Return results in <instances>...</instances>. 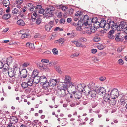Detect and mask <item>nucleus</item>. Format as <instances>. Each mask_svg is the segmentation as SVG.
<instances>
[{
    "label": "nucleus",
    "mask_w": 127,
    "mask_h": 127,
    "mask_svg": "<svg viewBox=\"0 0 127 127\" xmlns=\"http://www.w3.org/2000/svg\"><path fill=\"white\" fill-rule=\"evenodd\" d=\"M54 22V21H50L48 23V24L52 28L53 26V24Z\"/></svg>",
    "instance_id": "nucleus-55"
},
{
    "label": "nucleus",
    "mask_w": 127,
    "mask_h": 127,
    "mask_svg": "<svg viewBox=\"0 0 127 127\" xmlns=\"http://www.w3.org/2000/svg\"><path fill=\"white\" fill-rule=\"evenodd\" d=\"M10 121L11 123L13 124H15L18 121V118L17 117L15 116H12L11 117L10 119Z\"/></svg>",
    "instance_id": "nucleus-20"
},
{
    "label": "nucleus",
    "mask_w": 127,
    "mask_h": 127,
    "mask_svg": "<svg viewBox=\"0 0 127 127\" xmlns=\"http://www.w3.org/2000/svg\"><path fill=\"white\" fill-rule=\"evenodd\" d=\"M78 26H82L84 25V22L82 20V19H80V20H79L77 23Z\"/></svg>",
    "instance_id": "nucleus-41"
},
{
    "label": "nucleus",
    "mask_w": 127,
    "mask_h": 127,
    "mask_svg": "<svg viewBox=\"0 0 127 127\" xmlns=\"http://www.w3.org/2000/svg\"><path fill=\"white\" fill-rule=\"evenodd\" d=\"M97 29V28H94H94H91L90 30H91V32L92 33H94L95 32L96 30Z\"/></svg>",
    "instance_id": "nucleus-59"
},
{
    "label": "nucleus",
    "mask_w": 127,
    "mask_h": 127,
    "mask_svg": "<svg viewBox=\"0 0 127 127\" xmlns=\"http://www.w3.org/2000/svg\"><path fill=\"white\" fill-rule=\"evenodd\" d=\"M60 89L64 90L66 91H68L67 90L68 87L67 85L66 84H63L61 87V88Z\"/></svg>",
    "instance_id": "nucleus-32"
},
{
    "label": "nucleus",
    "mask_w": 127,
    "mask_h": 127,
    "mask_svg": "<svg viewBox=\"0 0 127 127\" xmlns=\"http://www.w3.org/2000/svg\"><path fill=\"white\" fill-rule=\"evenodd\" d=\"M81 26H78L76 28V30L78 31H81L83 29L81 27Z\"/></svg>",
    "instance_id": "nucleus-63"
},
{
    "label": "nucleus",
    "mask_w": 127,
    "mask_h": 127,
    "mask_svg": "<svg viewBox=\"0 0 127 127\" xmlns=\"http://www.w3.org/2000/svg\"><path fill=\"white\" fill-rule=\"evenodd\" d=\"M71 77L67 75H66L64 80V82L65 83H68L69 84L70 86H71V87L73 89H71V91L74 92V90H75L76 88V87L70 81Z\"/></svg>",
    "instance_id": "nucleus-3"
},
{
    "label": "nucleus",
    "mask_w": 127,
    "mask_h": 127,
    "mask_svg": "<svg viewBox=\"0 0 127 127\" xmlns=\"http://www.w3.org/2000/svg\"><path fill=\"white\" fill-rule=\"evenodd\" d=\"M45 28L46 31L49 32L52 28V27L48 24H47L45 26Z\"/></svg>",
    "instance_id": "nucleus-43"
},
{
    "label": "nucleus",
    "mask_w": 127,
    "mask_h": 127,
    "mask_svg": "<svg viewBox=\"0 0 127 127\" xmlns=\"http://www.w3.org/2000/svg\"><path fill=\"white\" fill-rule=\"evenodd\" d=\"M67 96L69 98H72L73 96V95L72 94H70V93H68L65 96L66 97Z\"/></svg>",
    "instance_id": "nucleus-53"
},
{
    "label": "nucleus",
    "mask_w": 127,
    "mask_h": 127,
    "mask_svg": "<svg viewBox=\"0 0 127 127\" xmlns=\"http://www.w3.org/2000/svg\"><path fill=\"white\" fill-rule=\"evenodd\" d=\"M106 22L105 20L104 19L101 20L100 22H99V27L103 28L104 27V25Z\"/></svg>",
    "instance_id": "nucleus-28"
},
{
    "label": "nucleus",
    "mask_w": 127,
    "mask_h": 127,
    "mask_svg": "<svg viewBox=\"0 0 127 127\" xmlns=\"http://www.w3.org/2000/svg\"><path fill=\"white\" fill-rule=\"evenodd\" d=\"M36 18V23L37 25H39L41 22V19L39 17H37Z\"/></svg>",
    "instance_id": "nucleus-47"
},
{
    "label": "nucleus",
    "mask_w": 127,
    "mask_h": 127,
    "mask_svg": "<svg viewBox=\"0 0 127 127\" xmlns=\"http://www.w3.org/2000/svg\"><path fill=\"white\" fill-rule=\"evenodd\" d=\"M17 23L18 25L21 26H24L25 25V23L23 20L21 19L18 20Z\"/></svg>",
    "instance_id": "nucleus-23"
},
{
    "label": "nucleus",
    "mask_w": 127,
    "mask_h": 127,
    "mask_svg": "<svg viewBox=\"0 0 127 127\" xmlns=\"http://www.w3.org/2000/svg\"><path fill=\"white\" fill-rule=\"evenodd\" d=\"M124 63L123 61L121 59H119L118 61V64L119 65H122Z\"/></svg>",
    "instance_id": "nucleus-48"
},
{
    "label": "nucleus",
    "mask_w": 127,
    "mask_h": 127,
    "mask_svg": "<svg viewBox=\"0 0 127 127\" xmlns=\"http://www.w3.org/2000/svg\"><path fill=\"white\" fill-rule=\"evenodd\" d=\"M104 26V29L106 30H108L110 28L108 22H106Z\"/></svg>",
    "instance_id": "nucleus-36"
},
{
    "label": "nucleus",
    "mask_w": 127,
    "mask_h": 127,
    "mask_svg": "<svg viewBox=\"0 0 127 127\" xmlns=\"http://www.w3.org/2000/svg\"><path fill=\"white\" fill-rule=\"evenodd\" d=\"M116 98H111L110 99L109 101H108V102L110 105H115L116 103V100H115Z\"/></svg>",
    "instance_id": "nucleus-24"
},
{
    "label": "nucleus",
    "mask_w": 127,
    "mask_h": 127,
    "mask_svg": "<svg viewBox=\"0 0 127 127\" xmlns=\"http://www.w3.org/2000/svg\"><path fill=\"white\" fill-rule=\"evenodd\" d=\"M63 122L62 123V126H65L68 123L66 121V118H63Z\"/></svg>",
    "instance_id": "nucleus-44"
},
{
    "label": "nucleus",
    "mask_w": 127,
    "mask_h": 127,
    "mask_svg": "<svg viewBox=\"0 0 127 127\" xmlns=\"http://www.w3.org/2000/svg\"><path fill=\"white\" fill-rule=\"evenodd\" d=\"M55 68L56 71L58 72L59 73H61L62 72L61 71V69L59 66H56L55 67Z\"/></svg>",
    "instance_id": "nucleus-45"
},
{
    "label": "nucleus",
    "mask_w": 127,
    "mask_h": 127,
    "mask_svg": "<svg viewBox=\"0 0 127 127\" xmlns=\"http://www.w3.org/2000/svg\"><path fill=\"white\" fill-rule=\"evenodd\" d=\"M38 74V73L35 71H33L32 73L31 77L33 78L36 77H37V75Z\"/></svg>",
    "instance_id": "nucleus-39"
},
{
    "label": "nucleus",
    "mask_w": 127,
    "mask_h": 127,
    "mask_svg": "<svg viewBox=\"0 0 127 127\" xmlns=\"http://www.w3.org/2000/svg\"><path fill=\"white\" fill-rule=\"evenodd\" d=\"M29 34L24 33L21 36V38L22 39L24 38H27L28 36H29Z\"/></svg>",
    "instance_id": "nucleus-51"
},
{
    "label": "nucleus",
    "mask_w": 127,
    "mask_h": 127,
    "mask_svg": "<svg viewBox=\"0 0 127 127\" xmlns=\"http://www.w3.org/2000/svg\"><path fill=\"white\" fill-rule=\"evenodd\" d=\"M79 55V54H73L71 55L70 57L72 58H73L78 56Z\"/></svg>",
    "instance_id": "nucleus-58"
},
{
    "label": "nucleus",
    "mask_w": 127,
    "mask_h": 127,
    "mask_svg": "<svg viewBox=\"0 0 127 127\" xmlns=\"http://www.w3.org/2000/svg\"><path fill=\"white\" fill-rule=\"evenodd\" d=\"M49 82L48 83L47 82L43 84V89L46 90L49 88V86H50L49 84Z\"/></svg>",
    "instance_id": "nucleus-33"
},
{
    "label": "nucleus",
    "mask_w": 127,
    "mask_h": 127,
    "mask_svg": "<svg viewBox=\"0 0 127 127\" xmlns=\"http://www.w3.org/2000/svg\"><path fill=\"white\" fill-rule=\"evenodd\" d=\"M61 8L63 11H66L67 9V7L65 6H63L61 7Z\"/></svg>",
    "instance_id": "nucleus-56"
},
{
    "label": "nucleus",
    "mask_w": 127,
    "mask_h": 127,
    "mask_svg": "<svg viewBox=\"0 0 127 127\" xmlns=\"http://www.w3.org/2000/svg\"><path fill=\"white\" fill-rule=\"evenodd\" d=\"M30 64V63L28 62L24 63L22 64V67H26L28 66Z\"/></svg>",
    "instance_id": "nucleus-52"
},
{
    "label": "nucleus",
    "mask_w": 127,
    "mask_h": 127,
    "mask_svg": "<svg viewBox=\"0 0 127 127\" xmlns=\"http://www.w3.org/2000/svg\"><path fill=\"white\" fill-rule=\"evenodd\" d=\"M92 60L94 62H97L99 61V59L98 58L94 56L92 57Z\"/></svg>",
    "instance_id": "nucleus-46"
},
{
    "label": "nucleus",
    "mask_w": 127,
    "mask_h": 127,
    "mask_svg": "<svg viewBox=\"0 0 127 127\" xmlns=\"http://www.w3.org/2000/svg\"><path fill=\"white\" fill-rule=\"evenodd\" d=\"M105 47V46L104 45L99 44L97 46V48L99 50H101L104 49Z\"/></svg>",
    "instance_id": "nucleus-35"
},
{
    "label": "nucleus",
    "mask_w": 127,
    "mask_h": 127,
    "mask_svg": "<svg viewBox=\"0 0 127 127\" xmlns=\"http://www.w3.org/2000/svg\"><path fill=\"white\" fill-rule=\"evenodd\" d=\"M26 46L27 47H29L31 49H32L34 47L33 44L29 42H28L26 44Z\"/></svg>",
    "instance_id": "nucleus-37"
},
{
    "label": "nucleus",
    "mask_w": 127,
    "mask_h": 127,
    "mask_svg": "<svg viewBox=\"0 0 127 127\" xmlns=\"http://www.w3.org/2000/svg\"><path fill=\"white\" fill-rule=\"evenodd\" d=\"M12 12L14 14H17L19 13V9L14 8L12 10Z\"/></svg>",
    "instance_id": "nucleus-34"
},
{
    "label": "nucleus",
    "mask_w": 127,
    "mask_h": 127,
    "mask_svg": "<svg viewBox=\"0 0 127 127\" xmlns=\"http://www.w3.org/2000/svg\"><path fill=\"white\" fill-rule=\"evenodd\" d=\"M91 52L93 54H95L97 52V50L96 49H93L91 50Z\"/></svg>",
    "instance_id": "nucleus-64"
},
{
    "label": "nucleus",
    "mask_w": 127,
    "mask_h": 127,
    "mask_svg": "<svg viewBox=\"0 0 127 127\" xmlns=\"http://www.w3.org/2000/svg\"><path fill=\"white\" fill-rule=\"evenodd\" d=\"M32 90V88H27L25 90V92L26 93H30Z\"/></svg>",
    "instance_id": "nucleus-60"
},
{
    "label": "nucleus",
    "mask_w": 127,
    "mask_h": 127,
    "mask_svg": "<svg viewBox=\"0 0 127 127\" xmlns=\"http://www.w3.org/2000/svg\"><path fill=\"white\" fill-rule=\"evenodd\" d=\"M83 12H82L81 11H78L76 12L75 15L77 17H78V18H75L74 19V20L75 21H76L78 20L79 18L82 19L83 18Z\"/></svg>",
    "instance_id": "nucleus-12"
},
{
    "label": "nucleus",
    "mask_w": 127,
    "mask_h": 127,
    "mask_svg": "<svg viewBox=\"0 0 127 127\" xmlns=\"http://www.w3.org/2000/svg\"><path fill=\"white\" fill-rule=\"evenodd\" d=\"M34 11V12H32V13L31 18L32 19V20L34 19L35 20V19L37 17V15L36 14V13L35 12L36 11L34 10L33 11Z\"/></svg>",
    "instance_id": "nucleus-27"
},
{
    "label": "nucleus",
    "mask_w": 127,
    "mask_h": 127,
    "mask_svg": "<svg viewBox=\"0 0 127 127\" xmlns=\"http://www.w3.org/2000/svg\"><path fill=\"white\" fill-rule=\"evenodd\" d=\"M97 91L96 90L93 89L90 90L88 92L89 95L92 97H95L96 96Z\"/></svg>",
    "instance_id": "nucleus-14"
},
{
    "label": "nucleus",
    "mask_w": 127,
    "mask_h": 127,
    "mask_svg": "<svg viewBox=\"0 0 127 127\" xmlns=\"http://www.w3.org/2000/svg\"><path fill=\"white\" fill-rule=\"evenodd\" d=\"M27 83L29 86H32L33 84H34L33 81V79L32 78H28Z\"/></svg>",
    "instance_id": "nucleus-22"
},
{
    "label": "nucleus",
    "mask_w": 127,
    "mask_h": 127,
    "mask_svg": "<svg viewBox=\"0 0 127 127\" xmlns=\"http://www.w3.org/2000/svg\"><path fill=\"white\" fill-rule=\"evenodd\" d=\"M47 79L46 77L42 76L40 77V84L43 85L47 82Z\"/></svg>",
    "instance_id": "nucleus-17"
},
{
    "label": "nucleus",
    "mask_w": 127,
    "mask_h": 127,
    "mask_svg": "<svg viewBox=\"0 0 127 127\" xmlns=\"http://www.w3.org/2000/svg\"><path fill=\"white\" fill-rule=\"evenodd\" d=\"M73 11L74 9L72 8H71L68 10L67 13L69 14H73Z\"/></svg>",
    "instance_id": "nucleus-54"
},
{
    "label": "nucleus",
    "mask_w": 127,
    "mask_h": 127,
    "mask_svg": "<svg viewBox=\"0 0 127 127\" xmlns=\"http://www.w3.org/2000/svg\"><path fill=\"white\" fill-rule=\"evenodd\" d=\"M111 97L112 98H116L119 96V94L118 90L116 89H114L110 93Z\"/></svg>",
    "instance_id": "nucleus-8"
},
{
    "label": "nucleus",
    "mask_w": 127,
    "mask_h": 127,
    "mask_svg": "<svg viewBox=\"0 0 127 127\" xmlns=\"http://www.w3.org/2000/svg\"><path fill=\"white\" fill-rule=\"evenodd\" d=\"M38 11L39 13L43 14L44 11V10L43 8H41L38 10Z\"/></svg>",
    "instance_id": "nucleus-57"
},
{
    "label": "nucleus",
    "mask_w": 127,
    "mask_h": 127,
    "mask_svg": "<svg viewBox=\"0 0 127 127\" xmlns=\"http://www.w3.org/2000/svg\"><path fill=\"white\" fill-rule=\"evenodd\" d=\"M2 4L4 6L7 7L9 6L10 4V2L9 0H4L2 2Z\"/></svg>",
    "instance_id": "nucleus-25"
},
{
    "label": "nucleus",
    "mask_w": 127,
    "mask_h": 127,
    "mask_svg": "<svg viewBox=\"0 0 127 127\" xmlns=\"http://www.w3.org/2000/svg\"><path fill=\"white\" fill-rule=\"evenodd\" d=\"M91 25L93 23L94 27V28L97 29L99 28V22L98 21V20L96 17H94L91 20Z\"/></svg>",
    "instance_id": "nucleus-6"
},
{
    "label": "nucleus",
    "mask_w": 127,
    "mask_h": 127,
    "mask_svg": "<svg viewBox=\"0 0 127 127\" xmlns=\"http://www.w3.org/2000/svg\"><path fill=\"white\" fill-rule=\"evenodd\" d=\"M96 90L97 93L102 96H103L104 95H105L106 93V90L103 87L98 88L97 87V88Z\"/></svg>",
    "instance_id": "nucleus-10"
},
{
    "label": "nucleus",
    "mask_w": 127,
    "mask_h": 127,
    "mask_svg": "<svg viewBox=\"0 0 127 127\" xmlns=\"http://www.w3.org/2000/svg\"><path fill=\"white\" fill-rule=\"evenodd\" d=\"M4 66H5V67L3 69L2 71L5 72L7 71L8 72V70L9 69V65L8 64H6Z\"/></svg>",
    "instance_id": "nucleus-42"
},
{
    "label": "nucleus",
    "mask_w": 127,
    "mask_h": 127,
    "mask_svg": "<svg viewBox=\"0 0 127 127\" xmlns=\"http://www.w3.org/2000/svg\"><path fill=\"white\" fill-rule=\"evenodd\" d=\"M52 52L54 55H57L58 53V51L56 48H54L52 49Z\"/></svg>",
    "instance_id": "nucleus-50"
},
{
    "label": "nucleus",
    "mask_w": 127,
    "mask_h": 127,
    "mask_svg": "<svg viewBox=\"0 0 127 127\" xmlns=\"http://www.w3.org/2000/svg\"><path fill=\"white\" fill-rule=\"evenodd\" d=\"M6 60V58H4L0 61V69L2 68L6 65V62L4 61Z\"/></svg>",
    "instance_id": "nucleus-19"
},
{
    "label": "nucleus",
    "mask_w": 127,
    "mask_h": 127,
    "mask_svg": "<svg viewBox=\"0 0 127 127\" xmlns=\"http://www.w3.org/2000/svg\"><path fill=\"white\" fill-rule=\"evenodd\" d=\"M57 82V80L56 79H52L50 81V85L54 87L56 85Z\"/></svg>",
    "instance_id": "nucleus-30"
},
{
    "label": "nucleus",
    "mask_w": 127,
    "mask_h": 127,
    "mask_svg": "<svg viewBox=\"0 0 127 127\" xmlns=\"http://www.w3.org/2000/svg\"><path fill=\"white\" fill-rule=\"evenodd\" d=\"M13 72L15 75H18L19 76V74L20 71V68L17 67V65L15 64L13 66Z\"/></svg>",
    "instance_id": "nucleus-13"
},
{
    "label": "nucleus",
    "mask_w": 127,
    "mask_h": 127,
    "mask_svg": "<svg viewBox=\"0 0 127 127\" xmlns=\"http://www.w3.org/2000/svg\"><path fill=\"white\" fill-rule=\"evenodd\" d=\"M116 28V30L117 31L123 30L127 34V24L125 22H121L118 25Z\"/></svg>",
    "instance_id": "nucleus-2"
},
{
    "label": "nucleus",
    "mask_w": 127,
    "mask_h": 127,
    "mask_svg": "<svg viewBox=\"0 0 127 127\" xmlns=\"http://www.w3.org/2000/svg\"><path fill=\"white\" fill-rule=\"evenodd\" d=\"M28 8L30 10V11H32L34 10V9L36 12L38 10H39L42 8L41 5H38L36 6H33V4L31 3H29L28 4Z\"/></svg>",
    "instance_id": "nucleus-5"
},
{
    "label": "nucleus",
    "mask_w": 127,
    "mask_h": 127,
    "mask_svg": "<svg viewBox=\"0 0 127 127\" xmlns=\"http://www.w3.org/2000/svg\"><path fill=\"white\" fill-rule=\"evenodd\" d=\"M37 66L41 70H43L46 69V67L42 63H39V64H38Z\"/></svg>",
    "instance_id": "nucleus-31"
},
{
    "label": "nucleus",
    "mask_w": 127,
    "mask_h": 127,
    "mask_svg": "<svg viewBox=\"0 0 127 127\" xmlns=\"http://www.w3.org/2000/svg\"><path fill=\"white\" fill-rule=\"evenodd\" d=\"M73 43L75 44L77 46V47H80L81 45V43H79L78 41H73Z\"/></svg>",
    "instance_id": "nucleus-49"
},
{
    "label": "nucleus",
    "mask_w": 127,
    "mask_h": 127,
    "mask_svg": "<svg viewBox=\"0 0 127 127\" xmlns=\"http://www.w3.org/2000/svg\"><path fill=\"white\" fill-rule=\"evenodd\" d=\"M105 95L103 97V99L104 101H107L108 102L109 101L110 99V96H111L110 94V95L109 93H105Z\"/></svg>",
    "instance_id": "nucleus-16"
},
{
    "label": "nucleus",
    "mask_w": 127,
    "mask_h": 127,
    "mask_svg": "<svg viewBox=\"0 0 127 127\" xmlns=\"http://www.w3.org/2000/svg\"><path fill=\"white\" fill-rule=\"evenodd\" d=\"M80 87L81 86V85H78L77 87V89L79 92H76L74 93V97L76 98H77L78 99H80L82 97V94L80 92H83V90L85 91V89L84 88H82V89L80 90L79 88V86Z\"/></svg>",
    "instance_id": "nucleus-4"
},
{
    "label": "nucleus",
    "mask_w": 127,
    "mask_h": 127,
    "mask_svg": "<svg viewBox=\"0 0 127 127\" xmlns=\"http://www.w3.org/2000/svg\"><path fill=\"white\" fill-rule=\"evenodd\" d=\"M33 81L34 83L35 84H37L38 82H40V77L38 76L36 77L33 78Z\"/></svg>",
    "instance_id": "nucleus-26"
},
{
    "label": "nucleus",
    "mask_w": 127,
    "mask_h": 127,
    "mask_svg": "<svg viewBox=\"0 0 127 127\" xmlns=\"http://www.w3.org/2000/svg\"><path fill=\"white\" fill-rule=\"evenodd\" d=\"M27 75V71L26 69H23L20 71L19 74V76L21 78H26Z\"/></svg>",
    "instance_id": "nucleus-9"
},
{
    "label": "nucleus",
    "mask_w": 127,
    "mask_h": 127,
    "mask_svg": "<svg viewBox=\"0 0 127 127\" xmlns=\"http://www.w3.org/2000/svg\"><path fill=\"white\" fill-rule=\"evenodd\" d=\"M59 43H63L64 42V38H62L57 40Z\"/></svg>",
    "instance_id": "nucleus-62"
},
{
    "label": "nucleus",
    "mask_w": 127,
    "mask_h": 127,
    "mask_svg": "<svg viewBox=\"0 0 127 127\" xmlns=\"http://www.w3.org/2000/svg\"><path fill=\"white\" fill-rule=\"evenodd\" d=\"M8 73L9 76L11 77H12L14 75H15V74H14L13 71H12V70H11L10 71L9 70L8 71Z\"/></svg>",
    "instance_id": "nucleus-40"
},
{
    "label": "nucleus",
    "mask_w": 127,
    "mask_h": 127,
    "mask_svg": "<svg viewBox=\"0 0 127 127\" xmlns=\"http://www.w3.org/2000/svg\"><path fill=\"white\" fill-rule=\"evenodd\" d=\"M59 92L60 93V94L61 95V96L62 97H63L66 95V94H67L68 92V91H66L64 90L59 89Z\"/></svg>",
    "instance_id": "nucleus-18"
},
{
    "label": "nucleus",
    "mask_w": 127,
    "mask_h": 127,
    "mask_svg": "<svg viewBox=\"0 0 127 127\" xmlns=\"http://www.w3.org/2000/svg\"><path fill=\"white\" fill-rule=\"evenodd\" d=\"M11 16V15L10 14H5L2 16V18L5 20H7Z\"/></svg>",
    "instance_id": "nucleus-29"
},
{
    "label": "nucleus",
    "mask_w": 127,
    "mask_h": 127,
    "mask_svg": "<svg viewBox=\"0 0 127 127\" xmlns=\"http://www.w3.org/2000/svg\"><path fill=\"white\" fill-rule=\"evenodd\" d=\"M110 28H111L112 29L116 30L117 27V24L115 23L114 21L110 20H108L107 21Z\"/></svg>",
    "instance_id": "nucleus-11"
},
{
    "label": "nucleus",
    "mask_w": 127,
    "mask_h": 127,
    "mask_svg": "<svg viewBox=\"0 0 127 127\" xmlns=\"http://www.w3.org/2000/svg\"><path fill=\"white\" fill-rule=\"evenodd\" d=\"M97 103L96 102H94L92 104V107L94 108L97 105Z\"/></svg>",
    "instance_id": "nucleus-61"
},
{
    "label": "nucleus",
    "mask_w": 127,
    "mask_h": 127,
    "mask_svg": "<svg viewBox=\"0 0 127 127\" xmlns=\"http://www.w3.org/2000/svg\"><path fill=\"white\" fill-rule=\"evenodd\" d=\"M45 12L44 14V16L47 18L52 17L54 16L53 12L55 10L54 6L50 5L45 9Z\"/></svg>",
    "instance_id": "nucleus-1"
},
{
    "label": "nucleus",
    "mask_w": 127,
    "mask_h": 127,
    "mask_svg": "<svg viewBox=\"0 0 127 127\" xmlns=\"http://www.w3.org/2000/svg\"><path fill=\"white\" fill-rule=\"evenodd\" d=\"M83 18L82 19L84 22V25L86 26L87 25H91V19H89V16L87 15L84 16L83 15Z\"/></svg>",
    "instance_id": "nucleus-7"
},
{
    "label": "nucleus",
    "mask_w": 127,
    "mask_h": 127,
    "mask_svg": "<svg viewBox=\"0 0 127 127\" xmlns=\"http://www.w3.org/2000/svg\"><path fill=\"white\" fill-rule=\"evenodd\" d=\"M87 87L90 89V90L93 89L96 90L97 88V87L95 85V83L92 82H90Z\"/></svg>",
    "instance_id": "nucleus-15"
},
{
    "label": "nucleus",
    "mask_w": 127,
    "mask_h": 127,
    "mask_svg": "<svg viewBox=\"0 0 127 127\" xmlns=\"http://www.w3.org/2000/svg\"><path fill=\"white\" fill-rule=\"evenodd\" d=\"M6 61H4L6 62V64H7L9 65L12 62L13 59L12 57L10 56L8 57L7 58H6Z\"/></svg>",
    "instance_id": "nucleus-21"
},
{
    "label": "nucleus",
    "mask_w": 127,
    "mask_h": 127,
    "mask_svg": "<svg viewBox=\"0 0 127 127\" xmlns=\"http://www.w3.org/2000/svg\"><path fill=\"white\" fill-rule=\"evenodd\" d=\"M22 87L23 89H25L27 88L28 85L27 84V83L26 82H23L21 84Z\"/></svg>",
    "instance_id": "nucleus-38"
}]
</instances>
